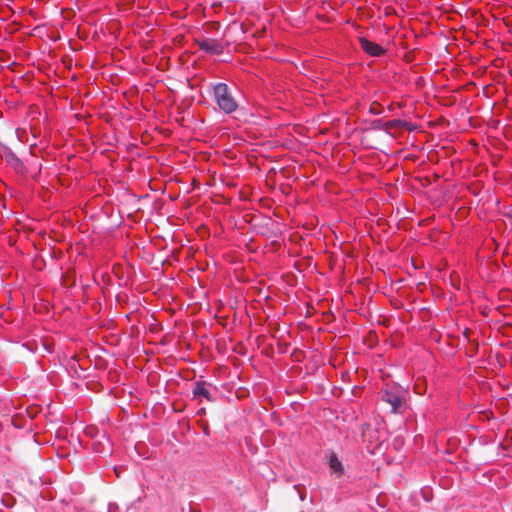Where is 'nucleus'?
<instances>
[{"mask_svg": "<svg viewBox=\"0 0 512 512\" xmlns=\"http://www.w3.org/2000/svg\"><path fill=\"white\" fill-rule=\"evenodd\" d=\"M422 389V386H420V384L416 383L415 384V391L417 394H422L423 391L421 390Z\"/></svg>", "mask_w": 512, "mask_h": 512, "instance_id": "nucleus-7", "label": "nucleus"}, {"mask_svg": "<svg viewBox=\"0 0 512 512\" xmlns=\"http://www.w3.org/2000/svg\"><path fill=\"white\" fill-rule=\"evenodd\" d=\"M194 394L209 399V391L204 383H198L194 389Z\"/></svg>", "mask_w": 512, "mask_h": 512, "instance_id": "nucleus-5", "label": "nucleus"}, {"mask_svg": "<svg viewBox=\"0 0 512 512\" xmlns=\"http://www.w3.org/2000/svg\"><path fill=\"white\" fill-rule=\"evenodd\" d=\"M404 394V390L400 386L394 383H386L383 400L391 405L392 412L402 413L405 404Z\"/></svg>", "mask_w": 512, "mask_h": 512, "instance_id": "nucleus-2", "label": "nucleus"}, {"mask_svg": "<svg viewBox=\"0 0 512 512\" xmlns=\"http://www.w3.org/2000/svg\"><path fill=\"white\" fill-rule=\"evenodd\" d=\"M214 97L218 107L227 114L236 111L238 104L228 86L218 83L214 86Z\"/></svg>", "mask_w": 512, "mask_h": 512, "instance_id": "nucleus-1", "label": "nucleus"}, {"mask_svg": "<svg viewBox=\"0 0 512 512\" xmlns=\"http://www.w3.org/2000/svg\"><path fill=\"white\" fill-rule=\"evenodd\" d=\"M359 44H360L361 49L364 52H366L367 54H369L370 56L377 57V56L382 55L385 52V50L383 49L382 46L368 40L365 37L359 38Z\"/></svg>", "mask_w": 512, "mask_h": 512, "instance_id": "nucleus-3", "label": "nucleus"}, {"mask_svg": "<svg viewBox=\"0 0 512 512\" xmlns=\"http://www.w3.org/2000/svg\"><path fill=\"white\" fill-rule=\"evenodd\" d=\"M330 467L334 472L338 473L342 471V464L335 456H332L330 459Z\"/></svg>", "mask_w": 512, "mask_h": 512, "instance_id": "nucleus-6", "label": "nucleus"}, {"mask_svg": "<svg viewBox=\"0 0 512 512\" xmlns=\"http://www.w3.org/2000/svg\"><path fill=\"white\" fill-rule=\"evenodd\" d=\"M200 48L212 54H220L224 50L223 45L219 41L213 39L203 40L200 43Z\"/></svg>", "mask_w": 512, "mask_h": 512, "instance_id": "nucleus-4", "label": "nucleus"}]
</instances>
